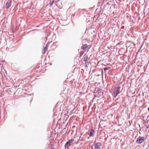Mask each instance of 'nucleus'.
Listing matches in <instances>:
<instances>
[{
	"label": "nucleus",
	"mask_w": 149,
	"mask_h": 149,
	"mask_svg": "<svg viewBox=\"0 0 149 149\" xmlns=\"http://www.w3.org/2000/svg\"><path fill=\"white\" fill-rule=\"evenodd\" d=\"M11 1L10 0H8L7 2L6 5V8H8L11 5Z\"/></svg>",
	"instance_id": "39448f33"
},
{
	"label": "nucleus",
	"mask_w": 149,
	"mask_h": 149,
	"mask_svg": "<svg viewBox=\"0 0 149 149\" xmlns=\"http://www.w3.org/2000/svg\"><path fill=\"white\" fill-rule=\"evenodd\" d=\"M84 53V51H81V52L80 54V57H81Z\"/></svg>",
	"instance_id": "9d476101"
},
{
	"label": "nucleus",
	"mask_w": 149,
	"mask_h": 149,
	"mask_svg": "<svg viewBox=\"0 0 149 149\" xmlns=\"http://www.w3.org/2000/svg\"><path fill=\"white\" fill-rule=\"evenodd\" d=\"M89 60V58L88 57V56H86L84 58V61L85 62H86L87 61H88V60Z\"/></svg>",
	"instance_id": "6e6552de"
},
{
	"label": "nucleus",
	"mask_w": 149,
	"mask_h": 149,
	"mask_svg": "<svg viewBox=\"0 0 149 149\" xmlns=\"http://www.w3.org/2000/svg\"><path fill=\"white\" fill-rule=\"evenodd\" d=\"M73 140L72 139H71L66 143V147H69L70 145H71L73 143Z\"/></svg>",
	"instance_id": "7ed1b4c3"
},
{
	"label": "nucleus",
	"mask_w": 149,
	"mask_h": 149,
	"mask_svg": "<svg viewBox=\"0 0 149 149\" xmlns=\"http://www.w3.org/2000/svg\"><path fill=\"white\" fill-rule=\"evenodd\" d=\"M88 47V46L87 44H84L82 45L81 47V49L84 50L86 49Z\"/></svg>",
	"instance_id": "0eeeda50"
},
{
	"label": "nucleus",
	"mask_w": 149,
	"mask_h": 149,
	"mask_svg": "<svg viewBox=\"0 0 149 149\" xmlns=\"http://www.w3.org/2000/svg\"><path fill=\"white\" fill-rule=\"evenodd\" d=\"M148 111H149V107L148 109Z\"/></svg>",
	"instance_id": "ddd939ff"
},
{
	"label": "nucleus",
	"mask_w": 149,
	"mask_h": 149,
	"mask_svg": "<svg viewBox=\"0 0 149 149\" xmlns=\"http://www.w3.org/2000/svg\"><path fill=\"white\" fill-rule=\"evenodd\" d=\"M54 2V1H52V2H51V3H50V6H52V4H53V3Z\"/></svg>",
	"instance_id": "f8f14e48"
},
{
	"label": "nucleus",
	"mask_w": 149,
	"mask_h": 149,
	"mask_svg": "<svg viewBox=\"0 0 149 149\" xmlns=\"http://www.w3.org/2000/svg\"><path fill=\"white\" fill-rule=\"evenodd\" d=\"M94 131L93 130H91L89 131L88 132V134L90 136H93L94 135Z\"/></svg>",
	"instance_id": "423d86ee"
},
{
	"label": "nucleus",
	"mask_w": 149,
	"mask_h": 149,
	"mask_svg": "<svg viewBox=\"0 0 149 149\" xmlns=\"http://www.w3.org/2000/svg\"><path fill=\"white\" fill-rule=\"evenodd\" d=\"M120 89L119 87L116 88L113 91L114 96L116 97L120 93Z\"/></svg>",
	"instance_id": "f03ea898"
},
{
	"label": "nucleus",
	"mask_w": 149,
	"mask_h": 149,
	"mask_svg": "<svg viewBox=\"0 0 149 149\" xmlns=\"http://www.w3.org/2000/svg\"><path fill=\"white\" fill-rule=\"evenodd\" d=\"M110 68V67H106V68H104V71H106V70H107L109 69Z\"/></svg>",
	"instance_id": "9b49d317"
},
{
	"label": "nucleus",
	"mask_w": 149,
	"mask_h": 149,
	"mask_svg": "<svg viewBox=\"0 0 149 149\" xmlns=\"http://www.w3.org/2000/svg\"><path fill=\"white\" fill-rule=\"evenodd\" d=\"M145 140V138L144 137L139 136L137 139L136 142L139 144H141Z\"/></svg>",
	"instance_id": "f257e3e1"
},
{
	"label": "nucleus",
	"mask_w": 149,
	"mask_h": 149,
	"mask_svg": "<svg viewBox=\"0 0 149 149\" xmlns=\"http://www.w3.org/2000/svg\"><path fill=\"white\" fill-rule=\"evenodd\" d=\"M85 64H86V67H88L89 65V62L88 61H87L86 62H85Z\"/></svg>",
	"instance_id": "1a4fd4ad"
},
{
	"label": "nucleus",
	"mask_w": 149,
	"mask_h": 149,
	"mask_svg": "<svg viewBox=\"0 0 149 149\" xmlns=\"http://www.w3.org/2000/svg\"><path fill=\"white\" fill-rule=\"evenodd\" d=\"M102 146V144L101 143H98L95 144V148L96 149H101Z\"/></svg>",
	"instance_id": "20e7f679"
}]
</instances>
